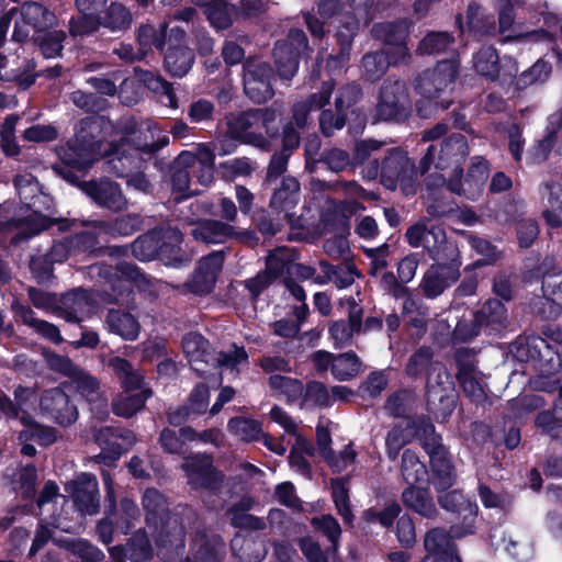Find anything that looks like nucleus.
Instances as JSON below:
<instances>
[{"instance_id":"obj_1","label":"nucleus","mask_w":562,"mask_h":562,"mask_svg":"<svg viewBox=\"0 0 562 562\" xmlns=\"http://www.w3.org/2000/svg\"><path fill=\"white\" fill-rule=\"evenodd\" d=\"M103 143L86 139L85 135H77L76 138L68 143L67 148L63 150V161L77 170H87L101 155ZM123 150L121 155L102 153L109 165V169L117 177H125L127 186L139 191L148 192L150 183L146 176L142 172H134L140 169L145 158L126 156Z\"/></svg>"},{"instance_id":"obj_2","label":"nucleus","mask_w":562,"mask_h":562,"mask_svg":"<svg viewBox=\"0 0 562 562\" xmlns=\"http://www.w3.org/2000/svg\"><path fill=\"white\" fill-rule=\"evenodd\" d=\"M468 155V142L461 133H451L438 144L430 145L420 160L422 173L430 172L431 166L436 170L426 180L428 190L443 187L447 182L450 192L465 194L461 165Z\"/></svg>"},{"instance_id":"obj_3","label":"nucleus","mask_w":562,"mask_h":562,"mask_svg":"<svg viewBox=\"0 0 562 562\" xmlns=\"http://www.w3.org/2000/svg\"><path fill=\"white\" fill-rule=\"evenodd\" d=\"M459 64L454 59L442 60L431 70L424 71L417 79L416 90L422 95L418 113L428 117L432 110H445L451 104L449 92L452 90Z\"/></svg>"},{"instance_id":"obj_4","label":"nucleus","mask_w":562,"mask_h":562,"mask_svg":"<svg viewBox=\"0 0 562 562\" xmlns=\"http://www.w3.org/2000/svg\"><path fill=\"white\" fill-rule=\"evenodd\" d=\"M372 32L375 37L391 45L387 50L370 53L363 56V75L369 80H376L386 71L391 64H397L407 56L408 50L403 43L407 32V24L405 21L376 24L373 26Z\"/></svg>"},{"instance_id":"obj_5","label":"nucleus","mask_w":562,"mask_h":562,"mask_svg":"<svg viewBox=\"0 0 562 562\" xmlns=\"http://www.w3.org/2000/svg\"><path fill=\"white\" fill-rule=\"evenodd\" d=\"M108 366L113 370L120 379L124 392L117 395L113 403V412L121 417H132L139 412L146 400L150 396V390L145 387L144 379L139 371L125 359L113 357L109 360Z\"/></svg>"},{"instance_id":"obj_6","label":"nucleus","mask_w":562,"mask_h":562,"mask_svg":"<svg viewBox=\"0 0 562 562\" xmlns=\"http://www.w3.org/2000/svg\"><path fill=\"white\" fill-rule=\"evenodd\" d=\"M279 114L280 111L274 108L256 109L240 113L228 119V132L236 139L267 149L269 143L263 132L268 136L277 135L276 121Z\"/></svg>"},{"instance_id":"obj_7","label":"nucleus","mask_w":562,"mask_h":562,"mask_svg":"<svg viewBox=\"0 0 562 562\" xmlns=\"http://www.w3.org/2000/svg\"><path fill=\"white\" fill-rule=\"evenodd\" d=\"M169 144V136L153 120L142 122L138 127L131 132H125L120 137H114L109 143L110 153L121 155L123 150L126 156L143 157L150 156Z\"/></svg>"},{"instance_id":"obj_8","label":"nucleus","mask_w":562,"mask_h":562,"mask_svg":"<svg viewBox=\"0 0 562 562\" xmlns=\"http://www.w3.org/2000/svg\"><path fill=\"white\" fill-rule=\"evenodd\" d=\"M16 406L5 395L0 394V412L8 416L18 417L23 425L19 439H33L42 446H48L57 440V431L53 427L43 426L33 420L26 408L32 405L34 392L32 389L19 386L14 391Z\"/></svg>"},{"instance_id":"obj_9","label":"nucleus","mask_w":562,"mask_h":562,"mask_svg":"<svg viewBox=\"0 0 562 562\" xmlns=\"http://www.w3.org/2000/svg\"><path fill=\"white\" fill-rule=\"evenodd\" d=\"M414 428L415 436L429 454L434 473V485L438 491L449 488L454 482L456 474L449 453L441 443V437L436 434L434 425L425 419L415 423Z\"/></svg>"},{"instance_id":"obj_10","label":"nucleus","mask_w":562,"mask_h":562,"mask_svg":"<svg viewBox=\"0 0 562 562\" xmlns=\"http://www.w3.org/2000/svg\"><path fill=\"white\" fill-rule=\"evenodd\" d=\"M143 506L146 510L148 524L157 526L160 521L159 543L162 547L170 546L176 550L183 548V527L178 518L166 508L165 497L156 490H146L143 497Z\"/></svg>"},{"instance_id":"obj_11","label":"nucleus","mask_w":562,"mask_h":562,"mask_svg":"<svg viewBox=\"0 0 562 562\" xmlns=\"http://www.w3.org/2000/svg\"><path fill=\"white\" fill-rule=\"evenodd\" d=\"M381 183L389 190L400 189L407 196L417 192L415 166L404 151L393 149L384 158L381 167Z\"/></svg>"},{"instance_id":"obj_12","label":"nucleus","mask_w":562,"mask_h":562,"mask_svg":"<svg viewBox=\"0 0 562 562\" xmlns=\"http://www.w3.org/2000/svg\"><path fill=\"white\" fill-rule=\"evenodd\" d=\"M537 390L554 392L559 390V398L552 412L546 411L537 416L536 424L553 439L562 441V384L561 379L550 372L542 373L533 380Z\"/></svg>"},{"instance_id":"obj_13","label":"nucleus","mask_w":562,"mask_h":562,"mask_svg":"<svg viewBox=\"0 0 562 562\" xmlns=\"http://www.w3.org/2000/svg\"><path fill=\"white\" fill-rule=\"evenodd\" d=\"M10 18H13L12 37L16 42L26 40L31 30L46 29L55 21L54 13L36 2H26L19 10H10Z\"/></svg>"},{"instance_id":"obj_14","label":"nucleus","mask_w":562,"mask_h":562,"mask_svg":"<svg viewBox=\"0 0 562 562\" xmlns=\"http://www.w3.org/2000/svg\"><path fill=\"white\" fill-rule=\"evenodd\" d=\"M409 104L407 87L404 81L387 79L384 81L376 104L380 120H397L404 117Z\"/></svg>"},{"instance_id":"obj_15","label":"nucleus","mask_w":562,"mask_h":562,"mask_svg":"<svg viewBox=\"0 0 562 562\" xmlns=\"http://www.w3.org/2000/svg\"><path fill=\"white\" fill-rule=\"evenodd\" d=\"M41 415L60 426H69L78 418V411L60 387L45 390L40 396Z\"/></svg>"},{"instance_id":"obj_16","label":"nucleus","mask_w":562,"mask_h":562,"mask_svg":"<svg viewBox=\"0 0 562 562\" xmlns=\"http://www.w3.org/2000/svg\"><path fill=\"white\" fill-rule=\"evenodd\" d=\"M307 47L306 36L301 30H292L288 40L279 42L273 56L282 79L290 80L297 71L299 56Z\"/></svg>"},{"instance_id":"obj_17","label":"nucleus","mask_w":562,"mask_h":562,"mask_svg":"<svg viewBox=\"0 0 562 562\" xmlns=\"http://www.w3.org/2000/svg\"><path fill=\"white\" fill-rule=\"evenodd\" d=\"M271 76L272 71L268 64L260 60H248L244 74L246 94L257 103L269 100L273 95Z\"/></svg>"},{"instance_id":"obj_18","label":"nucleus","mask_w":562,"mask_h":562,"mask_svg":"<svg viewBox=\"0 0 562 562\" xmlns=\"http://www.w3.org/2000/svg\"><path fill=\"white\" fill-rule=\"evenodd\" d=\"M442 508L449 512H457L463 518L462 527H451L452 538H462L474 532V520L477 514V506L468 499L461 492L451 491L439 496Z\"/></svg>"},{"instance_id":"obj_19","label":"nucleus","mask_w":562,"mask_h":562,"mask_svg":"<svg viewBox=\"0 0 562 562\" xmlns=\"http://www.w3.org/2000/svg\"><path fill=\"white\" fill-rule=\"evenodd\" d=\"M191 234L196 240L206 244H221L233 238L249 244L254 239L251 232H238L234 226L214 220L198 223Z\"/></svg>"},{"instance_id":"obj_20","label":"nucleus","mask_w":562,"mask_h":562,"mask_svg":"<svg viewBox=\"0 0 562 562\" xmlns=\"http://www.w3.org/2000/svg\"><path fill=\"white\" fill-rule=\"evenodd\" d=\"M222 252H213L202 258L191 279L186 283L187 289L194 294L210 293L215 284L218 272L223 267Z\"/></svg>"},{"instance_id":"obj_21","label":"nucleus","mask_w":562,"mask_h":562,"mask_svg":"<svg viewBox=\"0 0 562 562\" xmlns=\"http://www.w3.org/2000/svg\"><path fill=\"white\" fill-rule=\"evenodd\" d=\"M183 470L187 473L188 481L193 488H205L214 492L218 488L221 475L212 467L211 459L207 456H193L186 458Z\"/></svg>"},{"instance_id":"obj_22","label":"nucleus","mask_w":562,"mask_h":562,"mask_svg":"<svg viewBox=\"0 0 562 562\" xmlns=\"http://www.w3.org/2000/svg\"><path fill=\"white\" fill-rule=\"evenodd\" d=\"M72 495L75 505L81 515H94L99 510V488L94 475L81 473L66 486Z\"/></svg>"},{"instance_id":"obj_23","label":"nucleus","mask_w":562,"mask_h":562,"mask_svg":"<svg viewBox=\"0 0 562 562\" xmlns=\"http://www.w3.org/2000/svg\"><path fill=\"white\" fill-rule=\"evenodd\" d=\"M360 94L356 85H348L341 88L335 99L336 113L331 110H324L321 114L319 124L323 133L327 136L345 125V111L353 104Z\"/></svg>"},{"instance_id":"obj_24","label":"nucleus","mask_w":562,"mask_h":562,"mask_svg":"<svg viewBox=\"0 0 562 562\" xmlns=\"http://www.w3.org/2000/svg\"><path fill=\"white\" fill-rule=\"evenodd\" d=\"M166 239H172L178 243L181 239L180 231L171 227L151 231L132 244V254L140 261H148L156 257L160 258L161 244Z\"/></svg>"},{"instance_id":"obj_25","label":"nucleus","mask_w":562,"mask_h":562,"mask_svg":"<svg viewBox=\"0 0 562 562\" xmlns=\"http://www.w3.org/2000/svg\"><path fill=\"white\" fill-rule=\"evenodd\" d=\"M323 223L325 232L334 233V236L324 243L325 251L335 258L344 255L348 250L346 238L349 228L348 217L339 210H335L333 213L324 214Z\"/></svg>"},{"instance_id":"obj_26","label":"nucleus","mask_w":562,"mask_h":562,"mask_svg":"<svg viewBox=\"0 0 562 562\" xmlns=\"http://www.w3.org/2000/svg\"><path fill=\"white\" fill-rule=\"evenodd\" d=\"M340 305L346 306L349 322L338 321L329 327V336L335 347H345L350 344L355 331L360 330L362 308L353 297L340 300Z\"/></svg>"},{"instance_id":"obj_27","label":"nucleus","mask_w":562,"mask_h":562,"mask_svg":"<svg viewBox=\"0 0 562 562\" xmlns=\"http://www.w3.org/2000/svg\"><path fill=\"white\" fill-rule=\"evenodd\" d=\"M172 38L177 44L169 45L165 55V65L172 76L182 77L191 68L194 56L191 49L179 44L184 38L183 30H180L179 27L171 29L168 40L169 43H171Z\"/></svg>"},{"instance_id":"obj_28","label":"nucleus","mask_w":562,"mask_h":562,"mask_svg":"<svg viewBox=\"0 0 562 562\" xmlns=\"http://www.w3.org/2000/svg\"><path fill=\"white\" fill-rule=\"evenodd\" d=\"M299 200V181L293 177H285L282 179L280 186L274 189L270 200V207L277 213H284V218L291 225H296L299 218H294V213H292L291 210L297 204Z\"/></svg>"},{"instance_id":"obj_29","label":"nucleus","mask_w":562,"mask_h":562,"mask_svg":"<svg viewBox=\"0 0 562 562\" xmlns=\"http://www.w3.org/2000/svg\"><path fill=\"white\" fill-rule=\"evenodd\" d=\"M81 189L97 204L110 210L121 211L127 205V200L114 182L108 180L85 182Z\"/></svg>"},{"instance_id":"obj_30","label":"nucleus","mask_w":562,"mask_h":562,"mask_svg":"<svg viewBox=\"0 0 562 562\" xmlns=\"http://www.w3.org/2000/svg\"><path fill=\"white\" fill-rule=\"evenodd\" d=\"M459 269L456 265L438 263L431 266L424 274L422 288L425 295L435 299L459 278Z\"/></svg>"},{"instance_id":"obj_31","label":"nucleus","mask_w":562,"mask_h":562,"mask_svg":"<svg viewBox=\"0 0 562 562\" xmlns=\"http://www.w3.org/2000/svg\"><path fill=\"white\" fill-rule=\"evenodd\" d=\"M182 349L190 366L199 374L205 373L211 360H214L209 342L198 333H189L183 337Z\"/></svg>"},{"instance_id":"obj_32","label":"nucleus","mask_w":562,"mask_h":562,"mask_svg":"<svg viewBox=\"0 0 562 562\" xmlns=\"http://www.w3.org/2000/svg\"><path fill=\"white\" fill-rule=\"evenodd\" d=\"M424 546L428 552L424 562H461L456 554L450 537L442 529L435 528L428 531Z\"/></svg>"},{"instance_id":"obj_33","label":"nucleus","mask_w":562,"mask_h":562,"mask_svg":"<svg viewBox=\"0 0 562 562\" xmlns=\"http://www.w3.org/2000/svg\"><path fill=\"white\" fill-rule=\"evenodd\" d=\"M196 164V156L191 151H182L173 162L171 184L172 190L179 193L176 200L196 194V189H191V167Z\"/></svg>"},{"instance_id":"obj_34","label":"nucleus","mask_w":562,"mask_h":562,"mask_svg":"<svg viewBox=\"0 0 562 562\" xmlns=\"http://www.w3.org/2000/svg\"><path fill=\"white\" fill-rule=\"evenodd\" d=\"M551 149L562 155V109L549 117L547 135L530 151L532 161L544 160Z\"/></svg>"},{"instance_id":"obj_35","label":"nucleus","mask_w":562,"mask_h":562,"mask_svg":"<svg viewBox=\"0 0 562 562\" xmlns=\"http://www.w3.org/2000/svg\"><path fill=\"white\" fill-rule=\"evenodd\" d=\"M166 29L167 23H162L159 30H156L153 25H143L137 35L139 52L130 54L128 48L123 46L120 49V55L130 59H142L151 47L162 50L165 47Z\"/></svg>"},{"instance_id":"obj_36","label":"nucleus","mask_w":562,"mask_h":562,"mask_svg":"<svg viewBox=\"0 0 562 562\" xmlns=\"http://www.w3.org/2000/svg\"><path fill=\"white\" fill-rule=\"evenodd\" d=\"M333 90L334 82L326 81L318 93L311 94L293 105V119L299 127L306 124L307 115L312 110H317L328 102Z\"/></svg>"},{"instance_id":"obj_37","label":"nucleus","mask_w":562,"mask_h":562,"mask_svg":"<svg viewBox=\"0 0 562 562\" xmlns=\"http://www.w3.org/2000/svg\"><path fill=\"white\" fill-rule=\"evenodd\" d=\"M427 394L429 398L449 400L450 393L453 391V382L447 371V369L439 362L431 364V370L427 375Z\"/></svg>"},{"instance_id":"obj_38","label":"nucleus","mask_w":562,"mask_h":562,"mask_svg":"<svg viewBox=\"0 0 562 562\" xmlns=\"http://www.w3.org/2000/svg\"><path fill=\"white\" fill-rule=\"evenodd\" d=\"M95 440L100 447L111 451L113 460H116L123 450L135 442V436L128 430L105 427L97 432Z\"/></svg>"},{"instance_id":"obj_39","label":"nucleus","mask_w":562,"mask_h":562,"mask_svg":"<svg viewBox=\"0 0 562 562\" xmlns=\"http://www.w3.org/2000/svg\"><path fill=\"white\" fill-rule=\"evenodd\" d=\"M224 548L225 544L218 536L198 533L193 541L194 562H220Z\"/></svg>"},{"instance_id":"obj_40","label":"nucleus","mask_w":562,"mask_h":562,"mask_svg":"<svg viewBox=\"0 0 562 562\" xmlns=\"http://www.w3.org/2000/svg\"><path fill=\"white\" fill-rule=\"evenodd\" d=\"M14 311L16 317L21 319L23 324L33 328L34 331H36L43 338L54 344H60L63 341V337L57 326L46 321L36 318L34 312L30 307L24 305H15Z\"/></svg>"},{"instance_id":"obj_41","label":"nucleus","mask_w":562,"mask_h":562,"mask_svg":"<svg viewBox=\"0 0 562 562\" xmlns=\"http://www.w3.org/2000/svg\"><path fill=\"white\" fill-rule=\"evenodd\" d=\"M402 501L406 507L426 518H432L437 514L435 503L426 488L409 485L404 490Z\"/></svg>"},{"instance_id":"obj_42","label":"nucleus","mask_w":562,"mask_h":562,"mask_svg":"<svg viewBox=\"0 0 562 562\" xmlns=\"http://www.w3.org/2000/svg\"><path fill=\"white\" fill-rule=\"evenodd\" d=\"M427 234H431V236L425 238L423 247L428 250L434 260L453 258L456 246L447 240L446 233L440 226L430 225Z\"/></svg>"},{"instance_id":"obj_43","label":"nucleus","mask_w":562,"mask_h":562,"mask_svg":"<svg viewBox=\"0 0 562 562\" xmlns=\"http://www.w3.org/2000/svg\"><path fill=\"white\" fill-rule=\"evenodd\" d=\"M110 331L126 340H134L139 334V324L130 313L111 310L106 316Z\"/></svg>"},{"instance_id":"obj_44","label":"nucleus","mask_w":562,"mask_h":562,"mask_svg":"<svg viewBox=\"0 0 562 562\" xmlns=\"http://www.w3.org/2000/svg\"><path fill=\"white\" fill-rule=\"evenodd\" d=\"M248 361V355L243 347L236 345L229 346L226 350L214 353V360H211V368H222L231 372L238 373L241 366Z\"/></svg>"},{"instance_id":"obj_45","label":"nucleus","mask_w":562,"mask_h":562,"mask_svg":"<svg viewBox=\"0 0 562 562\" xmlns=\"http://www.w3.org/2000/svg\"><path fill=\"white\" fill-rule=\"evenodd\" d=\"M235 555L243 562H260L266 555V548L260 540L236 536L232 540Z\"/></svg>"},{"instance_id":"obj_46","label":"nucleus","mask_w":562,"mask_h":562,"mask_svg":"<svg viewBox=\"0 0 562 562\" xmlns=\"http://www.w3.org/2000/svg\"><path fill=\"white\" fill-rule=\"evenodd\" d=\"M401 472L408 485L427 481L428 471L415 452L405 450L402 457Z\"/></svg>"},{"instance_id":"obj_47","label":"nucleus","mask_w":562,"mask_h":562,"mask_svg":"<svg viewBox=\"0 0 562 562\" xmlns=\"http://www.w3.org/2000/svg\"><path fill=\"white\" fill-rule=\"evenodd\" d=\"M321 266L325 274L316 276L315 283L317 284H325L333 279L337 288L345 289L350 286L355 282L356 277H358L353 266L348 265L338 269L325 262H322Z\"/></svg>"},{"instance_id":"obj_48","label":"nucleus","mask_w":562,"mask_h":562,"mask_svg":"<svg viewBox=\"0 0 562 562\" xmlns=\"http://www.w3.org/2000/svg\"><path fill=\"white\" fill-rule=\"evenodd\" d=\"M13 225L20 229L13 237L14 243L27 239L50 225V221L36 211H31L25 217L14 221Z\"/></svg>"},{"instance_id":"obj_49","label":"nucleus","mask_w":562,"mask_h":562,"mask_svg":"<svg viewBox=\"0 0 562 562\" xmlns=\"http://www.w3.org/2000/svg\"><path fill=\"white\" fill-rule=\"evenodd\" d=\"M228 431L243 441L259 440L262 435L261 424L258 420L246 417H234L228 420Z\"/></svg>"},{"instance_id":"obj_50","label":"nucleus","mask_w":562,"mask_h":562,"mask_svg":"<svg viewBox=\"0 0 562 562\" xmlns=\"http://www.w3.org/2000/svg\"><path fill=\"white\" fill-rule=\"evenodd\" d=\"M473 66L480 75L494 80L499 72V59L495 48L482 47L473 57Z\"/></svg>"},{"instance_id":"obj_51","label":"nucleus","mask_w":562,"mask_h":562,"mask_svg":"<svg viewBox=\"0 0 562 562\" xmlns=\"http://www.w3.org/2000/svg\"><path fill=\"white\" fill-rule=\"evenodd\" d=\"M271 390L279 396L285 397L289 402H295L303 395V385L300 381L279 374L269 379Z\"/></svg>"},{"instance_id":"obj_52","label":"nucleus","mask_w":562,"mask_h":562,"mask_svg":"<svg viewBox=\"0 0 562 562\" xmlns=\"http://www.w3.org/2000/svg\"><path fill=\"white\" fill-rule=\"evenodd\" d=\"M200 4L206 7L205 13L214 27L226 29L231 25L234 7L223 0H205Z\"/></svg>"},{"instance_id":"obj_53","label":"nucleus","mask_w":562,"mask_h":562,"mask_svg":"<svg viewBox=\"0 0 562 562\" xmlns=\"http://www.w3.org/2000/svg\"><path fill=\"white\" fill-rule=\"evenodd\" d=\"M251 505L250 499L244 498L229 509V519L234 526L251 530H259L265 527V522L260 518L246 513Z\"/></svg>"},{"instance_id":"obj_54","label":"nucleus","mask_w":562,"mask_h":562,"mask_svg":"<svg viewBox=\"0 0 562 562\" xmlns=\"http://www.w3.org/2000/svg\"><path fill=\"white\" fill-rule=\"evenodd\" d=\"M360 360L353 352L334 356L333 375L340 381L349 380L360 372Z\"/></svg>"},{"instance_id":"obj_55","label":"nucleus","mask_w":562,"mask_h":562,"mask_svg":"<svg viewBox=\"0 0 562 562\" xmlns=\"http://www.w3.org/2000/svg\"><path fill=\"white\" fill-rule=\"evenodd\" d=\"M301 407L330 406L331 396L326 386L321 382H310L303 387Z\"/></svg>"},{"instance_id":"obj_56","label":"nucleus","mask_w":562,"mask_h":562,"mask_svg":"<svg viewBox=\"0 0 562 562\" xmlns=\"http://www.w3.org/2000/svg\"><path fill=\"white\" fill-rule=\"evenodd\" d=\"M475 319L482 325L485 324L496 329L498 326L503 325L506 319V308L501 301L488 300L475 315Z\"/></svg>"},{"instance_id":"obj_57","label":"nucleus","mask_w":562,"mask_h":562,"mask_svg":"<svg viewBox=\"0 0 562 562\" xmlns=\"http://www.w3.org/2000/svg\"><path fill=\"white\" fill-rule=\"evenodd\" d=\"M540 14L543 16V23L548 30H536L526 34H520L517 38L529 42V43H551L552 33L549 30L560 27L562 33V21L551 12L541 11Z\"/></svg>"},{"instance_id":"obj_58","label":"nucleus","mask_w":562,"mask_h":562,"mask_svg":"<svg viewBox=\"0 0 562 562\" xmlns=\"http://www.w3.org/2000/svg\"><path fill=\"white\" fill-rule=\"evenodd\" d=\"M295 251L289 247H279L274 249L267 259V267L269 271L273 272L274 277H279L284 271L289 272L295 260Z\"/></svg>"},{"instance_id":"obj_59","label":"nucleus","mask_w":562,"mask_h":562,"mask_svg":"<svg viewBox=\"0 0 562 562\" xmlns=\"http://www.w3.org/2000/svg\"><path fill=\"white\" fill-rule=\"evenodd\" d=\"M63 304L66 310L63 316L68 322H79L87 311L88 301L83 291H76L64 296Z\"/></svg>"},{"instance_id":"obj_60","label":"nucleus","mask_w":562,"mask_h":562,"mask_svg":"<svg viewBox=\"0 0 562 562\" xmlns=\"http://www.w3.org/2000/svg\"><path fill=\"white\" fill-rule=\"evenodd\" d=\"M526 0H495L494 7L498 13V32L504 33L512 27L515 21L514 9L521 8Z\"/></svg>"},{"instance_id":"obj_61","label":"nucleus","mask_w":562,"mask_h":562,"mask_svg":"<svg viewBox=\"0 0 562 562\" xmlns=\"http://www.w3.org/2000/svg\"><path fill=\"white\" fill-rule=\"evenodd\" d=\"M409 425H397L392 428L385 439L387 456L391 460H395L400 450L408 442L412 431L408 429Z\"/></svg>"},{"instance_id":"obj_62","label":"nucleus","mask_w":562,"mask_h":562,"mask_svg":"<svg viewBox=\"0 0 562 562\" xmlns=\"http://www.w3.org/2000/svg\"><path fill=\"white\" fill-rule=\"evenodd\" d=\"M102 25L112 30L124 29L130 25L132 21L131 13L124 5L117 2L111 3L104 16L100 18Z\"/></svg>"},{"instance_id":"obj_63","label":"nucleus","mask_w":562,"mask_h":562,"mask_svg":"<svg viewBox=\"0 0 562 562\" xmlns=\"http://www.w3.org/2000/svg\"><path fill=\"white\" fill-rule=\"evenodd\" d=\"M452 44V38L447 32H431L419 43L418 50L422 54H437L445 52Z\"/></svg>"},{"instance_id":"obj_64","label":"nucleus","mask_w":562,"mask_h":562,"mask_svg":"<svg viewBox=\"0 0 562 562\" xmlns=\"http://www.w3.org/2000/svg\"><path fill=\"white\" fill-rule=\"evenodd\" d=\"M543 295L558 305L562 304V270L547 272L542 280Z\"/></svg>"}]
</instances>
